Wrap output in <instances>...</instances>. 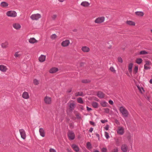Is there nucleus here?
Masks as SVG:
<instances>
[{
  "mask_svg": "<svg viewBox=\"0 0 152 152\" xmlns=\"http://www.w3.org/2000/svg\"><path fill=\"white\" fill-rule=\"evenodd\" d=\"M82 82L83 83H89L90 81L88 80H82Z\"/></svg>",
  "mask_w": 152,
  "mask_h": 152,
  "instance_id": "39",
  "label": "nucleus"
},
{
  "mask_svg": "<svg viewBox=\"0 0 152 152\" xmlns=\"http://www.w3.org/2000/svg\"><path fill=\"white\" fill-rule=\"evenodd\" d=\"M12 26L16 30H19L21 27L20 25L18 23H15L13 24Z\"/></svg>",
  "mask_w": 152,
  "mask_h": 152,
  "instance_id": "11",
  "label": "nucleus"
},
{
  "mask_svg": "<svg viewBox=\"0 0 152 152\" xmlns=\"http://www.w3.org/2000/svg\"><path fill=\"white\" fill-rule=\"evenodd\" d=\"M19 132L21 137L23 139H25L26 138V134L24 130L23 129H20Z\"/></svg>",
  "mask_w": 152,
  "mask_h": 152,
  "instance_id": "6",
  "label": "nucleus"
},
{
  "mask_svg": "<svg viewBox=\"0 0 152 152\" xmlns=\"http://www.w3.org/2000/svg\"><path fill=\"white\" fill-rule=\"evenodd\" d=\"M72 91V89L71 88H70L67 91V92L69 93H70Z\"/></svg>",
  "mask_w": 152,
  "mask_h": 152,
  "instance_id": "55",
  "label": "nucleus"
},
{
  "mask_svg": "<svg viewBox=\"0 0 152 152\" xmlns=\"http://www.w3.org/2000/svg\"><path fill=\"white\" fill-rule=\"evenodd\" d=\"M87 147L88 149H90L91 148V144L90 142H88L86 144Z\"/></svg>",
  "mask_w": 152,
  "mask_h": 152,
  "instance_id": "35",
  "label": "nucleus"
},
{
  "mask_svg": "<svg viewBox=\"0 0 152 152\" xmlns=\"http://www.w3.org/2000/svg\"><path fill=\"white\" fill-rule=\"evenodd\" d=\"M0 5L2 7L6 8L8 6V4L5 1H3L1 3Z\"/></svg>",
  "mask_w": 152,
  "mask_h": 152,
  "instance_id": "22",
  "label": "nucleus"
},
{
  "mask_svg": "<svg viewBox=\"0 0 152 152\" xmlns=\"http://www.w3.org/2000/svg\"><path fill=\"white\" fill-rule=\"evenodd\" d=\"M131 136L130 135H129V136H128L127 137V138L129 139V140H130L131 139Z\"/></svg>",
  "mask_w": 152,
  "mask_h": 152,
  "instance_id": "58",
  "label": "nucleus"
},
{
  "mask_svg": "<svg viewBox=\"0 0 152 152\" xmlns=\"http://www.w3.org/2000/svg\"><path fill=\"white\" fill-rule=\"evenodd\" d=\"M39 132L40 135L44 137L45 136V132L44 129L42 128H40L39 129Z\"/></svg>",
  "mask_w": 152,
  "mask_h": 152,
  "instance_id": "18",
  "label": "nucleus"
},
{
  "mask_svg": "<svg viewBox=\"0 0 152 152\" xmlns=\"http://www.w3.org/2000/svg\"><path fill=\"white\" fill-rule=\"evenodd\" d=\"M77 31V30L76 29H74V30H73V31Z\"/></svg>",
  "mask_w": 152,
  "mask_h": 152,
  "instance_id": "64",
  "label": "nucleus"
},
{
  "mask_svg": "<svg viewBox=\"0 0 152 152\" xmlns=\"http://www.w3.org/2000/svg\"><path fill=\"white\" fill-rule=\"evenodd\" d=\"M133 64L132 63H130L129 65L128 69L129 72H131L133 67Z\"/></svg>",
  "mask_w": 152,
  "mask_h": 152,
  "instance_id": "29",
  "label": "nucleus"
},
{
  "mask_svg": "<svg viewBox=\"0 0 152 152\" xmlns=\"http://www.w3.org/2000/svg\"><path fill=\"white\" fill-rule=\"evenodd\" d=\"M18 52H17L15 53L14 55V56L16 57H20V55L18 54Z\"/></svg>",
  "mask_w": 152,
  "mask_h": 152,
  "instance_id": "45",
  "label": "nucleus"
},
{
  "mask_svg": "<svg viewBox=\"0 0 152 152\" xmlns=\"http://www.w3.org/2000/svg\"><path fill=\"white\" fill-rule=\"evenodd\" d=\"M109 125H107L104 128L106 130H108L109 129Z\"/></svg>",
  "mask_w": 152,
  "mask_h": 152,
  "instance_id": "47",
  "label": "nucleus"
},
{
  "mask_svg": "<svg viewBox=\"0 0 152 152\" xmlns=\"http://www.w3.org/2000/svg\"><path fill=\"white\" fill-rule=\"evenodd\" d=\"M126 23L130 26H134L135 25L134 22L131 20H127L126 22Z\"/></svg>",
  "mask_w": 152,
  "mask_h": 152,
  "instance_id": "25",
  "label": "nucleus"
},
{
  "mask_svg": "<svg viewBox=\"0 0 152 152\" xmlns=\"http://www.w3.org/2000/svg\"><path fill=\"white\" fill-rule=\"evenodd\" d=\"M115 122L117 124H119V122L118 121V120H115Z\"/></svg>",
  "mask_w": 152,
  "mask_h": 152,
  "instance_id": "59",
  "label": "nucleus"
},
{
  "mask_svg": "<svg viewBox=\"0 0 152 152\" xmlns=\"http://www.w3.org/2000/svg\"><path fill=\"white\" fill-rule=\"evenodd\" d=\"M138 66H136L134 67V71L135 72V74H136L137 73L138 70Z\"/></svg>",
  "mask_w": 152,
  "mask_h": 152,
  "instance_id": "40",
  "label": "nucleus"
},
{
  "mask_svg": "<svg viewBox=\"0 0 152 152\" xmlns=\"http://www.w3.org/2000/svg\"><path fill=\"white\" fill-rule=\"evenodd\" d=\"M91 105L94 108H97L98 107V104L96 102H93L91 103Z\"/></svg>",
  "mask_w": 152,
  "mask_h": 152,
  "instance_id": "27",
  "label": "nucleus"
},
{
  "mask_svg": "<svg viewBox=\"0 0 152 152\" xmlns=\"http://www.w3.org/2000/svg\"><path fill=\"white\" fill-rule=\"evenodd\" d=\"M77 102L78 103L80 104H83V101L81 97L78 98L77 99Z\"/></svg>",
  "mask_w": 152,
  "mask_h": 152,
  "instance_id": "31",
  "label": "nucleus"
},
{
  "mask_svg": "<svg viewBox=\"0 0 152 152\" xmlns=\"http://www.w3.org/2000/svg\"><path fill=\"white\" fill-rule=\"evenodd\" d=\"M72 147L74 149V150L76 152H78L79 150V147L77 145L75 144H72Z\"/></svg>",
  "mask_w": 152,
  "mask_h": 152,
  "instance_id": "20",
  "label": "nucleus"
},
{
  "mask_svg": "<svg viewBox=\"0 0 152 152\" xmlns=\"http://www.w3.org/2000/svg\"><path fill=\"white\" fill-rule=\"evenodd\" d=\"M142 61V60L141 58H138L137 59L136 62L138 64H140Z\"/></svg>",
  "mask_w": 152,
  "mask_h": 152,
  "instance_id": "30",
  "label": "nucleus"
},
{
  "mask_svg": "<svg viewBox=\"0 0 152 152\" xmlns=\"http://www.w3.org/2000/svg\"><path fill=\"white\" fill-rule=\"evenodd\" d=\"M69 106L70 110L72 111L75 108L76 106V104L75 102L69 103Z\"/></svg>",
  "mask_w": 152,
  "mask_h": 152,
  "instance_id": "14",
  "label": "nucleus"
},
{
  "mask_svg": "<svg viewBox=\"0 0 152 152\" xmlns=\"http://www.w3.org/2000/svg\"><path fill=\"white\" fill-rule=\"evenodd\" d=\"M97 95L98 96L101 98H104V94L103 92L101 91H99L98 92L97 94Z\"/></svg>",
  "mask_w": 152,
  "mask_h": 152,
  "instance_id": "23",
  "label": "nucleus"
},
{
  "mask_svg": "<svg viewBox=\"0 0 152 152\" xmlns=\"http://www.w3.org/2000/svg\"><path fill=\"white\" fill-rule=\"evenodd\" d=\"M37 41L34 38H31L29 40V42L30 43L33 44L37 42Z\"/></svg>",
  "mask_w": 152,
  "mask_h": 152,
  "instance_id": "24",
  "label": "nucleus"
},
{
  "mask_svg": "<svg viewBox=\"0 0 152 152\" xmlns=\"http://www.w3.org/2000/svg\"><path fill=\"white\" fill-rule=\"evenodd\" d=\"M41 17V15L39 13L33 14L30 16V18L33 20H37Z\"/></svg>",
  "mask_w": 152,
  "mask_h": 152,
  "instance_id": "3",
  "label": "nucleus"
},
{
  "mask_svg": "<svg viewBox=\"0 0 152 152\" xmlns=\"http://www.w3.org/2000/svg\"><path fill=\"white\" fill-rule=\"evenodd\" d=\"M121 149L123 152H127L128 149V147L126 144H123L121 146Z\"/></svg>",
  "mask_w": 152,
  "mask_h": 152,
  "instance_id": "8",
  "label": "nucleus"
},
{
  "mask_svg": "<svg viewBox=\"0 0 152 152\" xmlns=\"http://www.w3.org/2000/svg\"><path fill=\"white\" fill-rule=\"evenodd\" d=\"M107 149L105 148H103L101 149L102 152H107Z\"/></svg>",
  "mask_w": 152,
  "mask_h": 152,
  "instance_id": "41",
  "label": "nucleus"
},
{
  "mask_svg": "<svg viewBox=\"0 0 152 152\" xmlns=\"http://www.w3.org/2000/svg\"><path fill=\"white\" fill-rule=\"evenodd\" d=\"M57 15H53L51 16V18H52V19L53 20H55L56 19V18H57Z\"/></svg>",
  "mask_w": 152,
  "mask_h": 152,
  "instance_id": "42",
  "label": "nucleus"
},
{
  "mask_svg": "<svg viewBox=\"0 0 152 152\" xmlns=\"http://www.w3.org/2000/svg\"><path fill=\"white\" fill-rule=\"evenodd\" d=\"M96 135L97 137H99V135L98 134H96Z\"/></svg>",
  "mask_w": 152,
  "mask_h": 152,
  "instance_id": "63",
  "label": "nucleus"
},
{
  "mask_svg": "<svg viewBox=\"0 0 152 152\" xmlns=\"http://www.w3.org/2000/svg\"><path fill=\"white\" fill-rule=\"evenodd\" d=\"M68 136L70 140H73L75 138L74 133L72 131H69L68 133Z\"/></svg>",
  "mask_w": 152,
  "mask_h": 152,
  "instance_id": "5",
  "label": "nucleus"
},
{
  "mask_svg": "<svg viewBox=\"0 0 152 152\" xmlns=\"http://www.w3.org/2000/svg\"><path fill=\"white\" fill-rule=\"evenodd\" d=\"M101 122L102 123H104L107 122V120H101Z\"/></svg>",
  "mask_w": 152,
  "mask_h": 152,
  "instance_id": "49",
  "label": "nucleus"
},
{
  "mask_svg": "<svg viewBox=\"0 0 152 152\" xmlns=\"http://www.w3.org/2000/svg\"><path fill=\"white\" fill-rule=\"evenodd\" d=\"M58 70V68L56 67H53L51 69L49 70V72L50 73H55Z\"/></svg>",
  "mask_w": 152,
  "mask_h": 152,
  "instance_id": "21",
  "label": "nucleus"
},
{
  "mask_svg": "<svg viewBox=\"0 0 152 152\" xmlns=\"http://www.w3.org/2000/svg\"><path fill=\"white\" fill-rule=\"evenodd\" d=\"M104 135L106 139H108L109 138V134L107 132H104Z\"/></svg>",
  "mask_w": 152,
  "mask_h": 152,
  "instance_id": "38",
  "label": "nucleus"
},
{
  "mask_svg": "<svg viewBox=\"0 0 152 152\" xmlns=\"http://www.w3.org/2000/svg\"><path fill=\"white\" fill-rule=\"evenodd\" d=\"M111 71L113 72V73H115L116 70H115L113 66H111L110 69Z\"/></svg>",
  "mask_w": 152,
  "mask_h": 152,
  "instance_id": "36",
  "label": "nucleus"
},
{
  "mask_svg": "<svg viewBox=\"0 0 152 152\" xmlns=\"http://www.w3.org/2000/svg\"><path fill=\"white\" fill-rule=\"evenodd\" d=\"M105 20V18L104 16L100 17L97 18L94 20L96 23H101L103 22Z\"/></svg>",
  "mask_w": 152,
  "mask_h": 152,
  "instance_id": "4",
  "label": "nucleus"
},
{
  "mask_svg": "<svg viewBox=\"0 0 152 152\" xmlns=\"http://www.w3.org/2000/svg\"><path fill=\"white\" fill-rule=\"evenodd\" d=\"M57 36L55 34H53L51 35L50 38L52 39H54L56 38Z\"/></svg>",
  "mask_w": 152,
  "mask_h": 152,
  "instance_id": "37",
  "label": "nucleus"
},
{
  "mask_svg": "<svg viewBox=\"0 0 152 152\" xmlns=\"http://www.w3.org/2000/svg\"><path fill=\"white\" fill-rule=\"evenodd\" d=\"M7 69L6 66L3 65H0V70L1 71L5 72H6Z\"/></svg>",
  "mask_w": 152,
  "mask_h": 152,
  "instance_id": "15",
  "label": "nucleus"
},
{
  "mask_svg": "<svg viewBox=\"0 0 152 152\" xmlns=\"http://www.w3.org/2000/svg\"><path fill=\"white\" fill-rule=\"evenodd\" d=\"M8 42L7 41H5L1 44V46L3 48H6L8 47Z\"/></svg>",
  "mask_w": 152,
  "mask_h": 152,
  "instance_id": "19",
  "label": "nucleus"
},
{
  "mask_svg": "<svg viewBox=\"0 0 152 152\" xmlns=\"http://www.w3.org/2000/svg\"><path fill=\"white\" fill-rule=\"evenodd\" d=\"M76 116L77 117V118H81V117L79 116V114H77L76 115Z\"/></svg>",
  "mask_w": 152,
  "mask_h": 152,
  "instance_id": "56",
  "label": "nucleus"
},
{
  "mask_svg": "<svg viewBox=\"0 0 152 152\" xmlns=\"http://www.w3.org/2000/svg\"><path fill=\"white\" fill-rule=\"evenodd\" d=\"M135 14L139 16H142L144 15V13L142 12L137 11L135 12Z\"/></svg>",
  "mask_w": 152,
  "mask_h": 152,
  "instance_id": "28",
  "label": "nucleus"
},
{
  "mask_svg": "<svg viewBox=\"0 0 152 152\" xmlns=\"http://www.w3.org/2000/svg\"><path fill=\"white\" fill-rule=\"evenodd\" d=\"M144 69L145 70H148L150 69V67H148L147 65H144Z\"/></svg>",
  "mask_w": 152,
  "mask_h": 152,
  "instance_id": "48",
  "label": "nucleus"
},
{
  "mask_svg": "<svg viewBox=\"0 0 152 152\" xmlns=\"http://www.w3.org/2000/svg\"><path fill=\"white\" fill-rule=\"evenodd\" d=\"M50 152H56V150L52 148H51L49 150Z\"/></svg>",
  "mask_w": 152,
  "mask_h": 152,
  "instance_id": "46",
  "label": "nucleus"
},
{
  "mask_svg": "<svg viewBox=\"0 0 152 152\" xmlns=\"http://www.w3.org/2000/svg\"><path fill=\"white\" fill-rule=\"evenodd\" d=\"M101 105L103 107H106L107 106L108 103L105 101H102L100 103Z\"/></svg>",
  "mask_w": 152,
  "mask_h": 152,
  "instance_id": "26",
  "label": "nucleus"
},
{
  "mask_svg": "<svg viewBox=\"0 0 152 152\" xmlns=\"http://www.w3.org/2000/svg\"><path fill=\"white\" fill-rule=\"evenodd\" d=\"M33 83L35 85H38L39 84V81L35 79L33 80Z\"/></svg>",
  "mask_w": 152,
  "mask_h": 152,
  "instance_id": "34",
  "label": "nucleus"
},
{
  "mask_svg": "<svg viewBox=\"0 0 152 152\" xmlns=\"http://www.w3.org/2000/svg\"><path fill=\"white\" fill-rule=\"evenodd\" d=\"M109 103L110 104L112 105H113V101L111 100H110L109 101Z\"/></svg>",
  "mask_w": 152,
  "mask_h": 152,
  "instance_id": "51",
  "label": "nucleus"
},
{
  "mask_svg": "<svg viewBox=\"0 0 152 152\" xmlns=\"http://www.w3.org/2000/svg\"><path fill=\"white\" fill-rule=\"evenodd\" d=\"M118 61L119 62L122 63L123 62V60L122 58L121 57H119L118 58Z\"/></svg>",
  "mask_w": 152,
  "mask_h": 152,
  "instance_id": "44",
  "label": "nucleus"
},
{
  "mask_svg": "<svg viewBox=\"0 0 152 152\" xmlns=\"http://www.w3.org/2000/svg\"><path fill=\"white\" fill-rule=\"evenodd\" d=\"M89 123L91 125H92L93 126H95V123L92 121H90Z\"/></svg>",
  "mask_w": 152,
  "mask_h": 152,
  "instance_id": "50",
  "label": "nucleus"
},
{
  "mask_svg": "<svg viewBox=\"0 0 152 152\" xmlns=\"http://www.w3.org/2000/svg\"><path fill=\"white\" fill-rule=\"evenodd\" d=\"M150 83L151 84H152V79H151L150 80V81H149Z\"/></svg>",
  "mask_w": 152,
  "mask_h": 152,
  "instance_id": "61",
  "label": "nucleus"
},
{
  "mask_svg": "<svg viewBox=\"0 0 152 152\" xmlns=\"http://www.w3.org/2000/svg\"><path fill=\"white\" fill-rule=\"evenodd\" d=\"M83 93L82 92H77L75 94V96H83Z\"/></svg>",
  "mask_w": 152,
  "mask_h": 152,
  "instance_id": "33",
  "label": "nucleus"
},
{
  "mask_svg": "<svg viewBox=\"0 0 152 152\" xmlns=\"http://www.w3.org/2000/svg\"><path fill=\"white\" fill-rule=\"evenodd\" d=\"M67 150L69 152H72L71 149L67 148Z\"/></svg>",
  "mask_w": 152,
  "mask_h": 152,
  "instance_id": "57",
  "label": "nucleus"
},
{
  "mask_svg": "<svg viewBox=\"0 0 152 152\" xmlns=\"http://www.w3.org/2000/svg\"><path fill=\"white\" fill-rule=\"evenodd\" d=\"M104 112L106 113H108L109 112V109L108 108H104Z\"/></svg>",
  "mask_w": 152,
  "mask_h": 152,
  "instance_id": "43",
  "label": "nucleus"
},
{
  "mask_svg": "<svg viewBox=\"0 0 152 152\" xmlns=\"http://www.w3.org/2000/svg\"><path fill=\"white\" fill-rule=\"evenodd\" d=\"M117 132L119 134L122 135L124 133V129L122 127L119 126L118 127L117 130Z\"/></svg>",
  "mask_w": 152,
  "mask_h": 152,
  "instance_id": "7",
  "label": "nucleus"
},
{
  "mask_svg": "<svg viewBox=\"0 0 152 152\" xmlns=\"http://www.w3.org/2000/svg\"><path fill=\"white\" fill-rule=\"evenodd\" d=\"M22 97L23 98L25 99H28L29 98L28 93L26 91H25L23 93Z\"/></svg>",
  "mask_w": 152,
  "mask_h": 152,
  "instance_id": "13",
  "label": "nucleus"
},
{
  "mask_svg": "<svg viewBox=\"0 0 152 152\" xmlns=\"http://www.w3.org/2000/svg\"><path fill=\"white\" fill-rule=\"evenodd\" d=\"M70 43V42L69 40H66L65 41H63L61 43V45L64 47H66L68 46Z\"/></svg>",
  "mask_w": 152,
  "mask_h": 152,
  "instance_id": "10",
  "label": "nucleus"
},
{
  "mask_svg": "<svg viewBox=\"0 0 152 152\" xmlns=\"http://www.w3.org/2000/svg\"><path fill=\"white\" fill-rule=\"evenodd\" d=\"M93 152H100L99 151L96 150L93 151Z\"/></svg>",
  "mask_w": 152,
  "mask_h": 152,
  "instance_id": "62",
  "label": "nucleus"
},
{
  "mask_svg": "<svg viewBox=\"0 0 152 152\" xmlns=\"http://www.w3.org/2000/svg\"><path fill=\"white\" fill-rule=\"evenodd\" d=\"M86 108H87V110L88 111H90L92 110V109L91 108L89 107L88 106Z\"/></svg>",
  "mask_w": 152,
  "mask_h": 152,
  "instance_id": "52",
  "label": "nucleus"
},
{
  "mask_svg": "<svg viewBox=\"0 0 152 152\" xmlns=\"http://www.w3.org/2000/svg\"><path fill=\"white\" fill-rule=\"evenodd\" d=\"M148 53L145 50H142L140 52V55H145Z\"/></svg>",
  "mask_w": 152,
  "mask_h": 152,
  "instance_id": "32",
  "label": "nucleus"
},
{
  "mask_svg": "<svg viewBox=\"0 0 152 152\" xmlns=\"http://www.w3.org/2000/svg\"><path fill=\"white\" fill-rule=\"evenodd\" d=\"M149 64H150L149 61H146L145 64V65H146V66L148 65H149Z\"/></svg>",
  "mask_w": 152,
  "mask_h": 152,
  "instance_id": "54",
  "label": "nucleus"
},
{
  "mask_svg": "<svg viewBox=\"0 0 152 152\" xmlns=\"http://www.w3.org/2000/svg\"><path fill=\"white\" fill-rule=\"evenodd\" d=\"M93 128L92 127H91L90 128V129H89V132H91V133L93 131Z\"/></svg>",
  "mask_w": 152,
  "mask_h": 152,
  "instance_id": "53",
  "label": "nucleus"
},
{
  "mask_svg": "<svg viewBox=\"0 0 152 152\" xmlns=\"http://www.w3.org/2000/svg\"><path fill=\"white\" fill-rule=\"evenodd\" d=\"M119 110L124 117L126 118L128 117L129 112L125 107L123 106L119 108Z\"/></svg>",
  "mask_w": 152,
  "mask_h": 152,
  "instance_id": "1",
  "label": "nucleus"
},
{
  "mask_svg": "<svg viewBox=\"0 0 152 152\" xmlns=\"http://www.w3.org/2000/svg\"><path fill=\"white\" fill-rule=\"evenodd\" d=\"M46 59V56L43 55H41L39 57V61L43 62Z\"/></svg>",
  "mask_w": 152,
  "mask_h": 152,
  "instance_id": "17",
  "label": "nucleus"
},
{
  "mask_svg": "<svg viewBox=\"0 0 152 152\" xmlns=\"http://www.w3.org/2000/svg\"><path fill=\"white\" fill-rule=\"evenodd\" d=\"M90 5V3L86 1H83L82 2L81 4L80 5L83 7H88Z\"/></svg>",
  "mask_w": 152,
  "mask_h": 152,
  "instance_id": "16",
  "label": "nucleus"
},
{
  "mask_svg": "<svg viewBox=\"0 0 152 152\" xmlns=\"http://www.w3.org/2000/svg\"><path fill=\"white\" fill-rule=\"evenodd\" d=\"M6 15L8 17L15 18L17 16V13L14 11L10 10L8 11L6 13Z\"/></svg>",
  "mask_w": 152,
  "mask_h": 152,
  "instance_id": "2",
  "label": "nucleus"
},
{
  "mask_svg": "<svg viewBox=\"0 0 152 152\" xmlns=\"http://www.w3.org/2000/svg\"><path fill=\"white\" fill-rule=\"evenodd\" d=\"M82 50L84 53H88L90 50L89 48L86 46H83L81 48Z\"/></svg>",
  "mask_w": 152,
  "mask_h": 152,
  "instance_id": "12",
  "label": "nucleus"
},
{
  "mask_svg": "<svg viewBox=\"0 0 152 152\" xmlns=\"http://www.w3.org/2000/svg\"><path fill=\"white\" fill-rule=\"evenodd\" d=\"M58 1L60 2H62L64 1V0H58Z\"/></svg>",
  "mask_w": 152,
  "mask_h": 152,
  "instance_id": "60",
  "label": "nucleus"
},
{
  "mask_svg": "<svg viewBox=\"0 0 152 152\" xmlns=\"http://www.w3.org/2000/svg\"><path fill=\"white\" fill-rule=\"evenodd\" d=\"M44 101L47 104H50L51 102V98L50 97L47 96H46L45 97Z\"/></svg>",
  "mask_w": 152,
  "mask_h": 152,
  "instance_id": "9",
  "label": "nucleus"
}]
</instances>
